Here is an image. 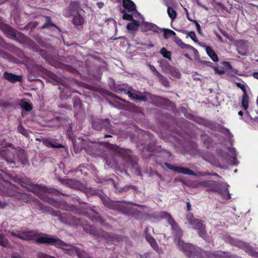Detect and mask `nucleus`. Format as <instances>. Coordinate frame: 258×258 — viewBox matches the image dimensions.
<instances>
[{
  "instance_id": "nucleus-1",
  "label": "nucleus",
  "mask_w": 258,
  "mask_h": 258,
  "mask_svg": "<svg viewBox=\"0 0 258 258\" xmlns=\"http://www.w3.org/2000/svg\"><path fill=\"white\" fill-rule=\"evenodd\" d=\"M138 158L133 155V151L130 149H125L117 147L115 152L111 154V157H106V162L108 166L115 165L117 171L121 173L126 172L125 168L132 167V168L138 169Z\"/></svg>"
},
{
  "instance_id": "nucleus-2",
  "label": "nucleus",
  "mask_w": 258,
  "mask_h": 258,
  "mask_svg": "<svg viewBox=\"0 0 258 258\" xmlns=\"http://www.w3.org/2000/svg\"><path fill=\"white\" fill-rule=\"evenodd\" d=\"M12 235L16 236L20 239L25 240H31L34 239L36 236H39L35 239V242L39 244H47L50 245L60 248L66 252V249H69V246L72 245L69 244L60 239L49 236L47 234L42 232H38L36 230H31L26 232H23L22 234H15L13 232Z\"/></svg>"
},
{
  "instance_id": "nucleus-3",
  "label": "nucleus",
  "mask_w": 258,
  "mask_h": 258,
  "mask_svg": "<svg viewBox=\"0 0 258 258\" xmlns=\"http://www.w3.org/2000/svg\"><path fill=\"white\" fill-rule=\"evenodd\" d=\"M100 198L103 204L111 210H115L122 213L132 216L140 215L141 213L136 208L130 206L124 201L113 202L108 197L100 195Z\"/></svg>"
},
{
  "instance_id": "nucleus-4",
  "label": "nucleus",
  "mask_w": 258,
  "mask_h": 258,
  "mask_svg": "<svg viewBox=\"0 0 258 258\" xmlns=\"http://www.w3.org/2000/svg\"><path fill=\"white\" fill-rule=\"evenodd\" d=\"M203 186L206 188L207 191H215L219 194L224 199H231V195L228 191L229 185L224 182H219L213 180L201 181L194 183L192 187L197 188Z\"/></svg>"
},
{
  "instance_id": "nucleus-5",
  "label": "nucleus",
  "mask_w": 258,
  "mask_h": 258,
  "mask_svg": "<svg viewBox=\"0 0 258 258\" xmlns=\"http://www.w3.org/2000/svg\"><path fill=\"white\" fill-rule=\"evenodd\" d=\"M186 220L188 224L191 226L192 228L197 230L199 236L204 240L208 241L209 239V236L206 231V225L204 224V221L194 217L193 214L188 213L186 215Z\"/></svg>"
},
{
  "instance_id": "nucleus-6",
  "label": "nucleus",
  "mask_w": 258,
  "mask_h": 258,
  "mask_svg": "<svg viewBox=\"0 0 258 258\" xmlns=\"http://www.w3.org/2000/svg\"><path fill=\"white\" fill-rule=\"evenodd\" d=\"M178 247L188 258H203L202 253L204 250L194 245L179 241Z\"/></svg>"
},
{
  "instance_id": "nucleus-7",
  "label": "nucleus",
  "mask_w": 258,
  "mask_h": 258,
  "mask_svg": "<svg viewBox=\"0 0 258 258\" xmlns=\"http://www.w3.org/2000/svg\"><path fill=\"white\" fill-rule=\"evenodd\" d=\"M73 147L75 151L76 152H78L83 148H84L87 154L95 157L100 156L102 152L101 145L97 143H90L85 146H84L83 145L79 146L77 145L76 143L74 142Z\"/></svg>"
},
{
  "instance_id": "nucleus-8",
  "label": "nucleus",
  "mask_w": 258,
  "mask_h": 258,
  "mask_svg": "<svg viewBox=\"0 0 258 258\" xmlns=\"http://www.w3.org/2000/svg\"><path fill=\"white\" fill-rule=\"evenodd\" d=\"M21 182L31 186L32 191L35 193L39 197L42 199L47 196V194L51 192L44 185L31 184V180L27 178L22 179Z\"/></svg>"
},
{
  "instance_id": "nucleus-9",
  "label": "nucleus",
  "mask_w": 258,
  "mask_h": 258,
  "mask_svg": "<svg viewBox=\"0 0 258 258\" xmlns=\"http://www.w3.org/2000/svg\"><path fill=\"white\" fill-rule=\"evenodd\" d=\"M163 216L164 218L167 219L169 224L170 225L172 230L173 236L175 239H177L178 240V243L179 241H181L180 239L183 235V231L170 214L167 212H164L163 213Z\"/></svg>"
},
{
  "instance_id": "nucleus-10",
  "label": "nucleus",
  "mask_w": 258,
  "mask_h": 258,
  "mask_svg": "<svg viewBox=\"0 0 258 258\" xmlns=\"http://www.w3.org/2000/svg\"><path fill=\"white\" fill-rule=\"evenodd\" d=\"M15 153L6 148H0V158L6 161L12 168L15 166Z\"/></svg>"
},
{
  "instance_id": "nucleus-11",
  "label": "nucleus",
  "mask_w": 258,
  "mask_h": 258,
  "mask_svg": "<svg viewBox=\"0 0 258 258\" xmlns=\"http://www.w3.org/2000/svg\"><path fill=\"white\" fill-rule=\"evenodd\" d=\"M111 126L110 120L108 118H97L92 121L93 128L97 131L105 129L106 131H109L111 130Z\"/></svg>"
},
{
  "instance_id": "nucleus-12",
  "label": "nucleus",
  "mask_w": 258,
  "mask_h": 258,
  "mask_svg": "<svg viewBox=\"0 0 258 258\" xmlns=\"http://www.w3.org/2000/svg\"><path fill=\"white\" fill-rule=\"evenodd\" d=\"M61 86H59L58 89L60 90L59 98L61 100H66L72 96L73 92L80 94L79 91L75 90L71 88L67 83H61Z\"/></svg>"
},
{
  "instance_id": "nucleus-13",
  "label": "nucleus",
  "mask_w": 258,
  "mask_h": 258,
  "mask_svg": "<svg viewBox=\"0 0 258 258\" xmlns=\"http://www.w3.org/2000/svg\"><path fill=\"white\" fill-rule=\"evenodd\" d=\"M165 165L170 170L173 171L174 172L179 173H183L185 175H189L192 176H196L197 174L193 171L192 170L186 168V167H177L174 165H171L168 163H165Z\"/></svg>"
},
{
  "instance_id": "nucleus-14",
  "label": "nucleus",
  "mask_w": 258,
  "mask_h": 258,
  "mask_svg": "<svg viewBox=\"0 0 258 258\" xmlns=\"http://www.w3.org/2000/svg\"><path fill=\"white\" fill-rule=\"evenodd\" d=\"M83 227L84 231L93 235L103 237L104 238H107L110 236L108 233L103 230H97L95 228H94V227L90 225H84Z\"/></svg>"
},
{
  "instance_id": "nucleus-15",
  "label": "nucleus",
  "mask_w": 258,
  "mask_h": 258,
  "mask_svg": "<svg viewBox=\"0 0 258 258\" xmlns=\"http://www.w3.org/2000/svg\"><path fill=\"white\" fill-rule=\"evenodd\" d=\"M118 91L123 92L125 94L127 95L129 98L132 100H136L138 101L146 102L147 97L146 95H140L136 93H133L129 91L126 90L124 88H118Z\"/></svg>"
},
{
  "instance_id": "nucleus-16",
  "label": "nucleus",
  "mask_w": 258,
  "mask_h": 258,
  "mask_svg": "<svg viewBox=\"0 0 258 258\" xmlns=\"http://www.w3.org/2000/svg\"><path fill=\"white\" fill-rule=\"evenodd\" d=\"M150 100L153 104L158 107L164 106L169 101L168 99L157 95H151Z\"/></svg>"
},
{
  "instance_id": "nucleus-17",
  "label": "nucleus",
  "mask_w": 258,
  "mask_h": 258,
  "mask_svg": "<svg viewBox=\"0 0 258 258\" xmlns=\"http://www.w3.org/2000/svg\"><path fill=\"white\" fill-rule=\"evenodd\" d=\"M226 241L230 244L238 247L245 250L248 244L242 241L234 239L230 236H228L226 238Z\"/></svg>"
},
{
  "instance_id": "nucleus-18",
  "label": "nucleus",
  "mask_w": 258,
  "mask_h": 258,
  "mask_svg": "<svg viewBox=\"0 0 258 258\" xmlns=\"http://www.w3.org/2000/svg\"><path fill=\"white\" fill-rule=\"evenodd\" d=\"M3 78L11 83H16L17 82H21L22 77L21 75H17L12 73L5 72L3 74Z\"/></svg>"
},
{
  "instance_id": "nucleus-19",
  "label": "nucleus",
  "mask_w": 258,
  "mask_h": 258,
  "mask_svg": "<svg viewBox=\"0 0 258 258\" xmlns=\"http://www.w3.org/2000/svg\"><path fill=\"white\" fill-rule=\"evenodd\" d=\"M36 140L41 142L44 145L48 148H61L63 147V146L62 144L55 141H52V140L48 139H42L40 140L37 138Z\"/></svg>"
},
{
  "instance_id": "nucleus-20",
  "label": "nucleus",
  "mask_w": 258,
  "mask_h": 258,
  "mask_svg": "<svg viewBox=\"0 0 258 258\" xmlns=\"http://www.w3.org/2000/svg\"><path fill=\"white\" fill-rule=\"evenodd\" d=\"M236 45L237 47L236 50L238 53L243 56L246 55L247 53V48L245 45V40H237Z\"/></svg>"
},
{
  "instance_id": "nucleus-21",
  "label": "nucleus",
  "mask_w": 258,
  "mask_h": 258,
  "mask_svg": "<svg viewBox=\"0 0 258 258\" xmlns=\"http://www.w3.org/2000/svg\"><path fill=\"white\" fill-rule=\"evenodd\" d=\"M7 188L5 189L9 196L14 197L17 196L19 192L17 191V187L14 184L6 182Z\"/></svg>"
},
{
  "instance_id": "nucleus-22",
  "label": "nucleus",
  "mask_w": 258,
  "mask_h": 258,
  "mask_svg": "<svg viewBox=\"0 0 258 258\" xmlns=\"http://www.w3.org/2000/svg\"><path fill=\"white\" fill-rule=\"evenodd\" d=\"M122 5L128 12H133L136 11V5L131 0H122Z\"/></svg>"
},
{
  "instance_id": "nucleus-23",
  "label": "nucleus",
  "mask_w": 258,
  "mask_h": 258,
  "mask_svg": "<svg viewBox=\"0 0 258 258\" xmlns=\"http://www.w3.org/2000/svg\"><path fill=\"white\" fill-rule=\"evenodd\" d=\"M147 150L149 152H159L161 153L162 151L164 152V150H162L161 149L160 146H155V141L154 139L152 138L151 141L149 142L148 147Z\"/></svg>"
},
{
  "instance_id": "nucleus-24",
  "label": "nucleus",
  "mask_w": 258,
  "mask_h": 258,
  "mask_svg": "<svg viewBox=\"0 0 258 258\" xmlns=\"http://www.w3.org/2000/svg\"><path fill=\"white\" fill-rule=\"evenodd\" d=\"M65 183L73 188L81 189L83 185L81 182L74 179H67Z\"/></svg>"
},
{
  "instance_id": "nucleus-25",
  "label": "nucleus",
  "mask_w": 258,
  "mask_h": 258,
  "mask_svg": "<svg viewBox=\"0 0 258 258\" xmlns=\"http://www.w3.org/2000/svg\"><path fill=\"white\" fill-rule=\"evenodd\" d=\"M4 32L7 36V37L14 39L16 37V34L17 32L14 29L9 26H6L3 29Z\"/></svg>"
},
{
  "instance_id": "nucleus-26",
  "label": "nucleus",
  "mask_w": 258,
  "mask_h": 258,
  "mask_svg": "<svg viewBox=\"0 0 258 258\" xmlns=\"http://www.w3.org/2000/svg\"><path fill=\"white\" fill-rule=\"evenodd\" d=\"M66 217H67L66 222H68L69 224H71V225L82 224V225H83V223L81 221L80 218H75L74 216H71L70 214H67Z\"/></svg>"
},
{
  "instance_id": "nucleus-27",
  "label": "nucleus",
  "mask_w": 258,
  "mask_h": 258,
  "mask_svg": "<svg viewBox=\"0 0 258 258\" xmlns=\"http://www.w3.org/2000/svg\"><path fill=\"white\" fill-rule=\"evenodd\" d=\"M206 52L211 59L214 62H217L219 58L217 54L214 51L211 46H207L206 48Z\"/></svg>"
},
{
  "instance_id": "nucleus-28",
  "label": "nucleus",
  "mask_w": 258,
  "mask_h": 258,
  "mask_svg": "<svg viewBox=\"0 0 258 258\" xmlns=\"http://www.w3.org/2000/svg\"><path fill=\"white\" fill-rule=\"evenodd\" d=\"M139 26V22L136 20H133L132 23L127 24L126 29L128 31H136L138 30Z\"/></svg>"
},
{
  "instance_id": "nucleus-29",
  "label": "nucleus",
  "mask_w": 258,
  "mask_h": 258,
  "mask_svg": "<svg viewBox=\"0 0 258 258\" xmlns=\"http://www.w3.org/2000/svg\"><path fill=\"white\" fill-rule=\"evenodd\" d=\"M16 35L14 39L17 40L20 43L23 44L27 42L28 39V37L25 36L22 33L17 31Z\"/></svg>"
},
{
  "instance_id": "nucleus-30",
  "label": "nucleus",
  "mask_w": 258,
  "mask_h": 258,
  "mask_svg": "<svg viewBox=\"0 0 258 258\" xmlns=\"http://www.w3.org/2000/svg\"><path fill=\"white\" fill-rule=\"evenodd\" d=\"M19 105L26 111H30L32 109V105L24 99H22L20 101Z\"/></svg>"
},
{
  "instance_id": "nucleus-31",
  "label": "nucleus",
  "mask_w": 258,
  "mask_h": 258,
  "mask_svg": "<svg viewBox=\"0 0 258 258\" xmlns=\"http://www.w3.org/2000/svg\"><path fill=\"white\" fill-rule=\"evenodd\" d=\"M77 15L74 16L73 22L75 26H82L84 23V18L78 14V10H77Z\"/></svg>"
},
{
  "instance_id": "nucleus-32",
  "label": "nucleus",
  "mask_w": 258,
  "mask_h": 258,
  "mask_svg": "<svg viewBox=\"0 0 258 258\" xmlns=\"http://www.w3.org/2000/svg\"><path fill=\"white\" fill-rule=\"evenodd\" d=\"M3 42V39L0 37V46L2 45ZM0 56L4 59H8V60H12L13 58V56L11 54L2 49H0Z\"/></svg>"
},
{
  "instance_id": "nucleus-33",
  "label": "nucleus",
  "mask_w": 258,
  "mask_h": 258,
  "mask_svg": "<svg viewBox=\"0 0 258 258\" xmlns=\"http://www.w3.org/2000/svg\"><path fill=\"white\" fill-rule=\"evenodd\" d=\"M248 255L254 258H258V251H256L249 244L244 250Z\"/></svg>"
},
{
  "instance_id": "nucleus-34",
  "label": "nucleus",
  "mask_w": 258,
  "mask_h": 258,
  "mask_svg": "<svg viewBox=\"0 0 258 258\" xmlns=\"http://www.w3.org/2000/svg\"><path fill=\"white\" fill-rule=\"evenodd\" d=\"M78 250L79 247L74 245L69 246V249H66V252H65V253L71 256H73L75 254H77Z\"/></svg>"
},
{
  "instance_id": "nucleus-35",
  "label": "nucleus",
  "mask_w": 258,
  "mask_h": 258,
  "mask_svg": "<svg viewBox=\"0 0 258 258\" xmlns=\"http://www.w3.org/2000/svg\"><path fill=\"white\" fill-rule=\"evenodd\" d=\"M167 14L172 21L175 20L177 17V13L176 11L170 6H168L167 8Z\"/></svg>"
},
{
  "instance_id": "nucleus-36",
  "label": "nucleus",
  "mask_w": 258,
  "mask_h": 258,
  "mask_svg": "<svg viewBox=\"0 0 258 258\" xmlns=\"http://www.w3.org/2000/svg\"><path fill=\"white\" fill-rule=\"evenodd\" d=\"M157 77L163 86L166 87L169 86V82L165 76L160 74Z\"/></svg>"
},
{
  "instance_id": "nucleus-37",
  "label": "nucleus",
  "mask_w": 258,
  "mask_h": 258,
  "mask_svg": "<svg viewBox=\"0 0 258 258\" xmlns=\"http://www.w3.org/2000/svg\"><path fill=\"white\" fill-rule=\"evenodd\" d=\"M162 31H164V38L165 39H168L169 37L172 36L174 37L176 35L175 32L172 30L168 29H163Z\"/></svg>"
},
{
  "instance_id": "nucleus-38",
  "label": "nucleus",
  "mask_w": 258,
  "mask_h": 258,
  "mask_svg": "<svg viewBox=\"0 0 258 258\" xmlns=\"http://www.w3.org/2000/svg\"><path fill=\"white\" fill-rule=\"evenodd\" d=\"M160 53L162 56L170 60L171 59V52L168 51L165 47H163L160 49Z\"/></svg>"
},
{
  "instance_id": "nucleus-39",
  "label": "nucleus",
  "mask_w": 258,
  "mask_h": 258,
  "mask_svg": "<svg viewBox=\"0 0 258 258\" xmlns=\"http://www.w3.org/2000/svg\"><path fill=\"white\" fill-rule=\"evenodd\" d=\"M18 132L26 137H28L29 135L28 131L20 123L17 126Z\"/></svg>"
},
{
  "instance_id": "nucleus-40",
  "label": "nucleus",
  "mask_w": 258,
  "mask_h": 258,
  "mask_svg": "<svg viewBox=\"0 0 258 258\" xmlns=\"http://www.w3.org/2000/svg\"><path fill=\"white\" fill-rule=\"evenodd\" d=\"M0 245L4 247H7L9 245V240L2 233H0Z\"/></svg>"
},
{
  "instance_id": "nucleus-41",
  "label": "nucleus",
  "mask_w": 258,
  "mask_h": 258,
  "mask_svg": "<svg viewBox=\"0 0 258 258\" xmlns=\"http://www.w3.org/2000/svg\"><path fill=\"white\" fill-rule=\"evenodd\" d=\"M81 190H83V192L88 197L95 195L97 193L96 190L95 189H93L92 188H87V187H82Z\"/></svg>"
},
{
  "instance_id": "nucleus-42",
  "label": "nucleus",
  "mask_w": 258,
  "mask_h": 258,
  "mask_svg": "<svg viewBox=\"0 0 258 258\" xmlns=\"http://www.w3.org/2000/svg\"><path fill=\"white\" fill-rule=\"evenodd\" d=\"M130 189H132V190L135 191V192H137L138 190V187L137 186H136L135 185H126L122 188H121L119 190V192H125V191H127Z\"/></svg>"
},
{
  "instance_id": "nucleus-43",
  "label": "nucleus",
  "mask_w": 258,
  "mask_h": 258,
  "mask_svg": "<svg viewBox=\"0 0 258 258\" xmlns=\"http://www.w3.org/2000/svg\"><path fill=\"white\" fill-rule=\"evenodd\" d=\"M77 255L79 258H91L88 253L79 248Z\"/></svg>"
},
{
  "instance_id": "nucleus-44",
  "label": "nucleus",
  "mask_w": 258,
  "mask_h": 258,
  "mask_svg": "<svg viewBox=\"0 0 258 258\" xmlns=\"http://www.w3.org/2000/svg\"><path fill=\"white\" fill-rule=\"evenodd\" d=\"M73 105L74 108L78 109H81L82 108V101L79 97H74L73 98Z\"/></svg>"
},
{
  "instance_id": "nucleus-45",
  "label": "nucleus",
  "mask_w": 258,
  "mask_h": 258,
  "mask_svg": "<svg viewBox=\"0 0 258 258\" xmlns=\"http://www.w3.org/2000/svg\"><path fill=\"white\" fill-rule=\"evenodd\" d=\"M49 27H56V25L52 24L51 20V18L49 16L46 17V21L45 24L42 26V28H46Z\"/></svg>"
},
{
  "instance_id": "nucleus-46",
  "label": "nucleus",
  "mask_w": 258,
  "mask_h": 258,
  "mask_svg": "<svg viewBox=\"0 0 258 258\" xmlns=\"http://www.w3.org/2000/svg\"><path fill=\"white\" fill-rule=\"evenodd\" d=\"M121 13L123 14L122 15V19L123 20H128L132 21L133 20H135L133 18V16L131 14H127L124 10H122L121 11Z\"/></svg>"
},
{
  "instance_id": "nucleus-47",
  "label": "nucleus",
  "mask_w": 258,
  "mask_h": 258,
  "mask_svg": "<svg viewBox=\"0 0 258 258\" xmlns=\"http://www.w3.org/2000/svg\"><path fill=\"white\" fill-rule=\"evenodd\" d=\"M151 23L144 22L141 25V30L142 32H147L150 30Z\"/></svg>"
},
{
  "instance_id": "nucleus-48",
  "label": "nucleus",
  "mask_w": 258,
  "mask_h": 258,
  "mask_svg": "<svg viewBox=\"0 0 258 258\" xmlns=\"http://www.w3.org/2000/svg\"><path fill=\"white\" fill-rule=\"evenodd\" d=\"M241 105L244 109H247L248 106V101L246 94H244L243 96Z\"/></svg>"
},
{
  "instance_id": "nucleus-49",
  "label": "nucleus",
  "mask_w": 258,
  "mask_h": 258,
  "mask_svg": "<svg viewBox=\"0 0 258 258\" xmlns=\"http://www.w3.org/2000/svg\"><path fill=\"white\" fill-rule=\"evenodd\" d=\"M179 46H180L181 48H185V49H190V50H195V51H197V50L193 46L189 45V44H185V43H184L182 41H181L179 45H178Z\"/></svg>"
},
{
  "instance_id": "nucleus-50",
  "label": "nucleus",
  "mask_w": 258,
  "mask_h": 258,
  "mask_svg": "<svg viewBox=\"0 0 258 258\" xmlns=\"http://www.w3.org/2000/svg\"><path fill=\"white\" fill-rule=\"evenodd\" d=\"M179 46H180L181 48H185V49H190V50H195V51H197V50L193 46L189 45V44H185V43H184L182 41H181L179 45H178Z\"/></svg>"
},
{
  "instance_id": "nucleus-51",
  "label": "nucleus",
  "mask_w": 258,
  "mask_h": 258,
  "mask_svg": "<svg viewBox=\"0 0 258 258\" xmlns=\"http://www.w3.org/2000/svg\"><path fill=\"white\" fill-rule=\"evenodd\" d=\"M151 246L159 254L162 253L161 248H159L156 241H154L153 242L150 244Z\"/></svg>"
},
{
  "instance_id": "nucleus-52",
  "label": "nucleus",
  "mask_w": 258,
  "mask_h": 258,
  "mask_svg": "<svg viewBox=\"0 0 258 258\" xmlns=\"http://www.w3.org/2000/svg\"><path fill=\"white\" fill-rule=\"evenodd\" d=\"M19 157L22 159V163L24 164L27 161L26 156L24 153V150L19 152Z\"/></svg>"
},
{
  "instance_id": "nucleus-53",
  "label": "nucleus",
  "mask_w": 258,
  "mask_h": 258,
  "mask_svg": "<svg viewBox=\"0 0 258 258\" xmlns=\"http://www.w3.org/2000/svg\"><path fill=\"white\" fill-rule=\"evenodd\" d=\"M150 30H152L153 31L159 33L160 31H161V30L155 24L151 23V25H150Z\"/></svg>"
},
{
  "instance_id": "nucleus-54",
  "label": "nucleus",
  "mask_w": 258,
  "mask_h": 258,
  "mask_svg": "<svg viewBox=\"0 0 258 258\" xmlns=\"http://www.w3.org/2000/svg\"><path fill=\"white\" fill-rule=\"evenodd\" d=\"M188 36L195 42L198 41V39L197 38L196 33L194 31H190L188 32Z\"/></svg>"
},
{
  "instance_id": "nucleus-55",
  "label": "nucleus",
  "mask_w": 258,
  "mask_h": 258,
  "mask_svg": "<svg viewBox=\"0 0 258 258\" xmlns=\"http://www.w3.org/2000/svg\"><path fill=\"white\" fill-rule=\"evenodd\" d=\"M235 84L237 87L241 89L244 94H246V90L244 85L238 82H236Z\"/></svg>"
},
{
  "instance_id": "nucleus-56",
  "label": "nucleus",
  "mask_w": 258,
  "mask_h": 258,
  "mask_svg": "<svg viewBox=\"0 0 258 258\" xmlns=\"http://www.w3.org/2000/svg\"><path fill=\"white\" fill-rule=\"evenodd\" d=\"M91 210L96 215L95 220L100 222L102 225H103L104 223V221L100 216H98V213H97L92 208L91 209Z\"/></svg>"
},
{
  "instance_id": "nucleus-57",
  "label": "nucleus",
  "mask_w": 258,
  "mask_h": 258,
  "mask_svg": "<svg viewBox=\"0 0 258 258\" xmlns=\"http://www.w3.org/2000/svg\"><path fill=\"white\" fill-rule=\"evenodd\" d=\"M145 238L150 244L155 241V239L151 235L148 234H145Z\"/></svg>"
},
{
  "instance_id": "nucleus-58",
  "label": "nucleus",
  "mask_w": 258,
  "mask_h": 258,
  "mask_svg": "<svg viewBox=\"0 0 258 258\" xmlns=\"http://www.w3.org/2000/svg\"><path fill=\"white\" fill-rule=\"evenodd\" d=\"M201 136L204 143H209L211 141V138L208 135L206 134H203Z\"/></svg>"
},
{
  "instance_id": "nucleus-59",
  "label": "nucleus",
  "mask_w": 258,
  "mask_h": 258,
  "mask_svg": "<svg viewBox=\"0 0 258 258\" xmlns=\"http://www.w3.org/2000/svg\"><path fill=\"white\" fill-rule=\"evenodd\" d=\"M150 70L154 73L155 76L157 77L160 73L156 70L154 66L150 65Z\"/></svg>"
},
{
  "instance_id": "nucleus-60",
  "label": "nucleus",
  "mask_w": 258,
  "mask_h": 258,
  "mask_svg": "<svg viewBox=\"0 0 258 258\" xmlns=\"http://www.w3.org/2000/svg\"><path fill=\"white\" fill-rule=\"evenodd\" d=\"M59 107L61 108H65L69 110H72V106L66 103L59 105Z\"/></svg>"
},
{
  "instance_id": "nucleus-61",
  "label": "nucleus",
  "mask_w": 258,
  "mask_h": 258,
  "mask_svg": "<svg viewBox=\"0 0 258 258\" xmlns=\"http://www.w3.org/2000/svg\"><path fill=\"white\" fill-rule=\"evenodd\" d=\"M213 68L215 71V73H216V74H218L219 75H222L224 73V71L223 70H219L217 67H216L215 66L213 67Z\"/></svg>"
},
{
  "instance_id": "nucleus-62",
  "label": "nucleus",
  "mask_w": 258,
  "mask_h": 258,
  "mask_svg": "<svg viewBox=\"0 0 258 258\" xmlns=\"http://www.w3.org/2000/svg\"><path fill=\"white\" fill-rule=\"evenodd\" d=\"M223 65L227 68L228 70H232V67L228 61H223L222 62Z\"/></svg>"
},
{
  "instance_id": "nucleus-63",
  "label": "nucleus",
  "mask_w": 258,
  "mask_h": 258,
  "mask_svg": "<svg viewBox=\"0 0 258 258\" xmlns=\"http://www.w3.org/2000/svg\"><path fill=\"white\" fill-rule=\"evenodd\" d=\"M78 6H79V5H78V3H77V2L71 3L70 6L69 7V10H71L72 9H73L74 8H76V7L77 9Z\"/></svg>"
},
{
  "instance_id": "nucleus-64",
  "label": "nucleus",
  "mask_w": 258,
  "mask_h": 258,
  "mask_svg": "<svg viewBox=\"0 0 258 258\" xmlns=\"http://www.w3.org/2000/svg\"><path fill=\"white\" fill-rule=\"evenodd\" d=\"M194 23L196 25V29H197V30L198 31V32L199 33H201V26H200V25L199 24V23L197 21L195 20V21H194Z\"/></svg>"
}]
</instances>
